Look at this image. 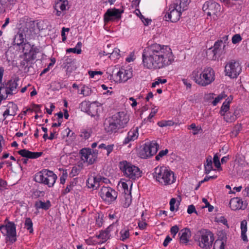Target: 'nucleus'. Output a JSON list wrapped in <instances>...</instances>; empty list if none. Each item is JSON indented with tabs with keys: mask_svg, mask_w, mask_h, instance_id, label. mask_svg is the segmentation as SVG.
Listing matches in <instances>:
<instances>
[{
	"mask_svg": "<svg viewBox=\"0 0 249 249\" xmlns=\"http://www.w3.org/2000/svg\"><path fill=\"white\" fill-rule=\"evenodd\" d=\"M174 61L171 49L167 46L155 43L145 48L142 53L144 67L152 70L163 68Z\"/></svg>",
	"mask_w": 249,
	"mask_h": 249,
	"instance_id": "1",
	"label": "nucleus"
},
{
	"mask_svg": "<svg viewBox=\"0 0 249 249\" xmlns=\"http://www.w3.org/2000/svg\"><path fill=\"white\" fill-rule=\"evenodd\" d=\"M191 78L199 86L206 87L214 81L215 72L211 67H206L203 70L198 67L192 72Z\"/></svg>",
	"mask_w": 249,
	"mask_h": 249,
	"instance_id": "2",
	"label": "nucleus"
},
{
	"mask_svg": "<svg viewBox=\"0 0 249 249\" xmlns=\"http://www.w3.org/2000/svg\"><path fill=\"white\" fill-rule=\"evenodd\" d=\"M152 175L157 181L164 185L171 184L176 180L174 173L165 166L156 167Z\"/></svg>",
	"mask_w": 249,
	"mask_h": 249,
	"instance_id": "3",
	"label": "nucleus"
},
{
	"mask_svg": "<svg viewBox=\"0 0 249 249\" xmlns=\"http://www.w3.org/2000/svg\"><path fill=\"white\" fill-rule=\"evenodd\" d=\"M119 167L124 176L130 179L136 180L142 176V172L137 166L125 160L120 161Z\"/></svg>",
	"mask_w": 249,
	"mask_h": 249,
	"instance_id": "4",
	"label": "nucleus"
},
{
	"mask_svg": "<svg viewBox=\"0 0 249 249\" xmlns=\"http://www.w3.org/2000/svg\"><path fill=\"white\" fill-rule=\"evenodd\" d=\"M56 179V175L53 171L47 169H44L36 173L35 177L36 182L47 185L49 187L54 185Z\"/></svg>",
	"mask_w": 249,
	"mask_h": 249,
	"instance_id": "5",
	"label": "nucleus"
},
{
	"mask_svg": "<svg viewBox=\"0 0 249 249\" xmlns=\"http://www.w3.org/2000/svg\"><path fill=\"white\" fill-rule=\"evenodd\" d=\"M159 145L155 141L145 143L139 152L142 159H147L155 155L158 151Z\"/></svg>",
	"mask_w": 249,
	"mask_h": 249,
	"instance_id": "6",
	"label": "nucleus"
},
{
	"mask_svg": "<svg viewBox=\"0 0 249 249\" xmlns=\"http://www.w3.org/2000/svg\"><path fill=\"white\" fill-rule=\"evenodd\" d=\"M241 70L239 63L234 60H230L225 67L226 75L232 78H236Z\"/></svg>",
	"mask_w": 249,
	"mask_h": 249,
	"instance_id": "7",
	"label": "nucleus"
},
{
	"mask_svg": "<svg viewBox=\"0 0 249 249\" xmlns=\"http://www.w3.org/2000/svg\"><path fill=\"white\" fill-rule=\"evenodd\" d=\"M111 79L117 83L125 82L132 77V71L131 69H120L118 71H113V74L110 76Z\"/></svg>",
	"mask_w": 249,
	"mask_h": 249,
	"instance_id": "8",
	"label": "nucleus"
},
{
	"mask_svg": "<svg viewBox=\"0 0 249 249\" xmlns=\"http://www.w3.org/2000/svg\"><path fill=\"white\" fill-rule=\"evenodd\" d=\"M99 194L103 200L111 203L114 201L118 196V193L110 187H102Z\"/></svg>",
	"mask_w": 249,
	"mask_h": 249,
	"instance_id": "9",
	"label": "nucleus"
},
{
	"mask_svg": "<svg viewBox=\"0 0 249 249\" xmlns=\"http://www.w3.org/2000/svg\"><path fill=\"white\" fill-rule=\"evenodd\" d=\"M199 246L202 249H209L214 240L213 234L209 231L205 230L200 232Z\"/></svg>",
	"mask_w": 249,
	"mask_h": 249,
	"instance_id": "10",
	"label": "nucleus"
},
{
	"mask_svg": "<svg viewBox=\"0 0 249 249\" xmlns=\"http://www.w3.org/2000/svg\"><path fill=\"white\" fill-rule=\"evenodd\" d=\"M203 10L209 16L217 15L220 12V5L212 0L206 1L202 7Z\"/></svg>",
	"mask_w": 249,
	"mask_h": 249,
	"instance_id": "11",
	"label": "nucleus"
},
{
	"mask_svg": "<svg viewBox=\"0 0 249 249\" xmlns=\"http://www.w3.org/2000/svg\"><path fill=\"white\" fill-rule=\"evenodd\" d=\"M170 12L168 13L167 16H165V20L171 21L172 22L178 21L180 18L182 10H179L178 8V5H174L169 8Z\"/></svg>",
	"mask_w": 249,
	"mask_h": 249,
	"instance_id": "12",
	"label": "nucleus"
},
{
	"mask_svg": "<svg viewBox=\"0 0 249 249\" xmlns=\"http://www.w3.org/2000/svg\"><path fill=\"white\" fill-rule=\"evenodd\" d=\"M2 229H4L7 236L12 242H15L16 241V225L14 222H9L6 225L0 226V231H2Z\"/></svg>",
	"mask_w": 249,
	"mask_h": 249,
	"instance_id": "13",
	"label": "nucleus"
},
{
	"mask_svg": "<svg viewBox=\"0 0 249 249\" xmlns=\"http://www.w3.org/2000/svg\"><path fill=\"white\" fill-rule=\"evenodd\" d=\"M123 12L124 10L120 11L116 8L108 9L104 15L105 22L107 23L115 19H120L121 18V14Z\"/></svg>",
	"mask_w": 249,
	"mask_h": 249,
	"instance_id": "14",
	"label": "nucleus"
},
{
	"mask_svg": "<svg viewBox=\"0 0 249 249\" xmlns=\"http://www.w3.org/2000/svg\"><path fill=\"white\" fill-rule=\"evenodd\" d=\"M79 108L82 111L87 112L91 116H95L97 114L98 107L94 105L89 104L87 101L82 102L79 105Z\"/></svg>",
	"mask_w": 249,
	"mask_h": 249,
	"instance_id": "15",
	"label": "nucleus"
},
{
	"mask_svg": "<svg viewBox=\"0 0 249 249\" xmlns=\"http://www.w3.org/2000/svg\"><path fill=\"white\" fill-rule=\"evenodd\" d=\"M112 117L120 128L124 127L129 120L128 117L124 112H117Z\"/></svg>",
	"mask_w": 249,
	"mask_h": 249,
	"instance_id": "16",
	"label": "nucleus"
},
{
	"mask_svg": "<svg viewBox=\"0 0 249 249\" xmlns=\"http://www.w3.org/2000/svg\"><path fill=\"white\" fill-rule=\"evenodd\" d=\"M246 201H243L238 197H234L231 199L229 205L232 210H245L247 207Z\"/></svg>",
	"mask_w": 249,
	"mask_h": 249,
	"instance_id": "17",
	"label": "nucleus"
},
{
	"mask_svg": "<svg viewBox=\"0 0 249 249\" xmlns=\"http://www.w3.org/2000/svg\"><path fill=\"white\" fill-rule=\"evenodd\" d=\"M54 7L56 11V15L60 16L62 12L69 9L68 0H56Z\"/></svg>",
	"mask_w": 249,
	"mask_h": 249,
	"instance_id": "18",
	"label": "nucleus"
},
{
	"mask_svg": "<svg viewBox=\"0 0 249 249\" xmlns=\"http://www.w3.org/2000/svg\"><path fill=\"white\" fill-rule=\"evenodd\" d=\"M227 47L228 45L222 40H218L215 42L213 48L218 58L221 55L225 53V49Z\"/></svg>",
	"mask_w": 249,
	"mask_h": 249,
	"instance_id": "19",
	"label": "nucleus"
},
{
	"mask_svg": "<svg viewBox=\"0 0 249 249\" xmlns=\"http://www.w3.org/2000/svg\"><path fill=\"white\" fill-rule=\"evenodd\" d=\"M17 0H0V15L4 13L6 10H11L16 4Z\"/></svg>",
	"mask_w": 249,
	"mask_h": 249,
	"instance_id": "20",
	"label": "nucleus"
},
{
	"mask_svg": "<svg viewBox=\"0 0 249 249\" xmlns=\"http://www.w3.org/2000/svg\"><path fill=\"white\" fill-rule=\"evenodd\" d=\"M102 177L97 176L93 178H89L87 180V184L89 188L97 189L101 185Z\"/></svg>",
	"mask_w": 249,
	"mask_h": 249,
	"instance_id": "21",
	"label": "nucleus"
},
{
	"mask_svg": "<svg viewBox=\"0 0 249 249\" xmlns=\"http://www.w3.org/2000/svg\"><path fill=\"white\" fill-rule=\"evenodd\" d=\"M102 177L97 176L93 178H89L87 180V184L89 188L97 189L101 185Z\"/></svg>",
	"mask_w": 249,
	"mask_h": 249,
	"instance_id": "22",
	"label": "nucleus"
},
{
	"mask_svg": "<svg viewBox=\"0 0 249 249\" xmlns=\"http://www.w3.org/2000/svg\"><path fill=\"white\" fill-rule=\"evenodd\" d=\"M18 153L24 158L32 159H37L43 154V152H31L25 149L18 151Z\"/></svg>",
	"mask_w": 249,
	"mask_h": 249,
	"instance_id": "23",
	"label": "nucleus"
},
{
	"mask_svg": "<svg viewBox=\"0 0 249 249\" xmlns=\"http://www.w3.org/2000/svg\"><path fill=\"white\" fill-rule=\"evenodd\" d=\"M105 128L106 131L108 133L116 132L118 129L121 128L112 117L109 119L107 123H105Z\"/></svg>",
	"mask_w": 249,
	"mask_h": 249,
	"instance_id": "24",
	"label": "nucleus"
},
{
	"mask_svg": "<svg viewBox=\"0 0 249 249\" xmlns=\"http://www.w3.org/2000/svg\"><path fill=\"white\" fill-rule=\"evenodd\" d=\"M138 135L139 133L138 127L131 129L128 132L127 137L123 141V144H126L131 141H134V140H136L138 137Z\"/></svg>",
	"mask_w": 249,
	"mask_h": 249,
	"instance_id": "25",
	"label": "nucleus"
},
{
	"mask_svg": "<svg viewBox=\"0 0 249 249\" xmlns=\"http://www.w3.org/2000/svg\"><path fill=\"white\" fill-rule=\"evenodd\" d=\"M179 235H180V242L183 244H187L189 241V238L191 236V231L188 228H184L180 231Z\"/></svg>",
	"mask_w": 249,
	"mask_h": 249,
	"instance_id": "26",
	"label": "nucleus"
},
{
	"mask_svg": "<svg viewBox=\"0 0 249 249\" xmlns=\"http://www.w3.org/2000/svg\"><path fill=\"white\" fill-rule=\"evenodd\" d=\"M35 206L36 209H42L47 210L50 208L51 204L49 200H47L46 202L39 200L36 202Z\"/></svg>",
	"mask_w": 249,
	"mask_h": 249,
	"instance_id": "27",
	"label": "nucleus"
},
{
	"mask_svg": "<svg viewBox=\"0 0 249 249\" xmlns=\"http://www.w3.org/2000/svg\"><path fill=\"white\" fill-rule=\"evenodd\" d=\"M231 99H230V97H228V99H227L226 101L223 103L220 109V114L221 115L224 116L226 114V113H228L227 111L229 109Z\"/></svg>",
	"mask_w": 249,
	"mask_h": 249,
	"instance_id": "28",
	"label": "nucleus"
},
{
	"mask_svg": "<svg viewBox=\"0 0 249 249\" xmlns=\"http://www.w3.org/2000/svg\"><path fill=\"white\" fill-rule=\"evenodd\" d=\"M205 174H209L213 169L212 158L209 156L206 158V163H204Z\"/></svg>",
	"mask_w": 249,
	"mask_h": 249,
	"instance_id": "29",
	"label": "nucleus"
},
{
	"mask_svg": "<svg viewBox=\"0 0 249 249\" xmlns=\"http://www.w3.org/2000/svg\"><path fill=\"white\" fill-rule=\"evenodd\" d=\"M247 222L246 220H243L241 223V237L243 240L245 242L248 241V238L246 235L247 231Z\"/></svg>",
	"mask_w": 249,
	"mask_h": 249,
	"instance_id": "30",
	"label": "nucleus"
},
{
	"mask_svg": "<svg viewBox=\"0 0 249 249\" xmlns=\"http://www.w3.org/2000/svg\"><path fill=\"white\" fill-rule=\"evenodd\" d=\"M24 36L22 33L17 34L14 37L13 41V45L19 46L22 45L24 42Z\"/></svg>",
	"mask_w": 249,
	"mask_h": 249,
	"instance_id": "31",
	"label": "nucleus"
},
{
	"mask_svg": "<svg viewBox=\"0 0 249 249\" xmlns=\"http://www.w3.org/2000/svg\"><path fill=\"white\" fill-rule=\"evenodd\" d=\"M92 133V131L90 128L83 129L81 130L79 136L82 139L86 140L91 136Z\"/></svg>",
	"mask_w": 249,
	"mask_h": 249,
	"instance_id": "32",
	"label": "nucleus"
},
{
	"mask_svg": "<svg viewBox=\"0 0 249 249\" xmlns=\"http://www.w3.org/2000/svg\"><path fill=\"white\" fill-rule=\"evenodd\" d=\"M90 152L91 149H90L83 148L81 150V158L82 160H83L84 162H87V161L88 159V156L89 155V153H90Z\"/></svg>",
	"mask_w": 249,
	"mask_h": 249,
	"instance_id": "33",
	"label": "nucleus"
},
{
	"mask_svg": "<svg viewBox=\"0 0 249 249\" xmlns=\"http://www.w3.org/2000/svg\"><path fill=\"white\" fill-rule=\"evenodd\" d=\"M206 53L207 56L209 59L212 60H216L218 59L213 47L209 48L207 51Z\"/></svg>",
	"mask_w": 249,
	"mask_h": 249,
	"instance_id": "34",
	"label": "nucleus"
},
{
	"mask_svg": "<svg viewBox=\"0 0 249 249\" xmlns=\"http://www.w3.org/2000/svg\"><path fill=\"white\" fill-rule=\"evenodd\" d=\"M92 92V90L88 86L83 85L79 93L84 96H89L91 94Z\"/></svg>",
	"mask_w": 249,
	"mask_h": 249,
	"instance_id": "35",
	"label": "nucleus"
},
{
	"mask_svg": "<svg viewBox=\"0 0 249 249\" xmlns=\"http://www.w3.org/2000/svg\"><path fill=\"white\" fill-rule=\"evenodd\" d=\"M76 183L74 181H71L70 182L69 184L67 185L66 189L64 190L62 194L63 195H65L68 193L70 192L71 190L73 189V188L76 185Z\"/></svg>",
	"mask_w": 249,
	"mask_h": 249,
	"instance_id": "36",
	"label": "nucleus"
},
{
	"mask_svg": "<svg viewBox=\"0 0 249 249\" xmlns=\"http://www.w3.org/2000/svg\"><path fill=\"white\" fill-rule=\"evenodd\" d=\"M121 237L120 239L124 241L129 237V230L128 229L124 228L120 231Z\"/></svg>",
	"mask_w": 249,
	"mask_h": 249,
	"instance_id": "37",
	"label": "nucleus"
},
{
	"mask_svg": "<svg viewBox=\"0 0 249 249\" xmlns=\"http://www.w3.org/2000/svg\"><path fill=\"white\" fill-rule=\"evenodd\" d=\"M189 3L190 0H180L179 4L178 5V8L179 9V10H182L183 11L187 9V6Z\"/></svg>",
	"mask_w": 249,
	"mask_h": 249,
	"instance_id": "38",
	"label": "nucleus"
},
{
	"mask_svg": "<svg viewBox=\"0 0 249 249\" xmlns=\"http://www.w3.org/2000/svg\"><path fill=\"white\" fill-rule=\"evenodd\" d=\"M10 107H12L14 109H17V106L14 104L13 102H10L9 103V107H8V108H7L6 109V110L3 112V116L4 117V119H6V117L8 115H14L15 114H10V110H9V108Z\"/></svg>",
	"mask_w": 249,
	"mask_h": 249,
	"instance_id": "39",
	"label": "nucleus"
},
{
	"mask_svg": "<svg viewBox=\"0 0 249 249\" xmlns=\"http://www.w3.org/2000/svg\"><path fill=\"white\" fill-rule=\"evenodd\" d=\"M225 244L222 240H216L213 244V249H224Z\"/></svg>",
	"mask_w": 249,
	"mask_h": 249,
	"instance_id": "40",
	"label": "nucleus"
},
{
	"mask_svg": "<svg viewBox=\"0 0 249 249\" xmlns=\"http://www.w3.org/2000/svg\"><path fill=\"white\" fill-rule=\"evenodd\" d=\"M25 227L29 231L30 233L33 232V222L30 218H26L25 221Z\"/></svg>",
	"mask_w": 249,
	"mask_h": 249,
	"instance_id": "41",
	"label": "nucleus"
},
{
	"mask_svg": "<svg viewBox=\"0 0 249 249\" xmlns=\"http://www.w3.org/2000/svg\"><path fill=\"white\" fill-rule=\"evenodd\" d=\"M224 119L227 122H232L236 120V117L231 114V112H228L224 115Z\"/></svg>",
	"mask_w": 249,
	"mask_h": 249,
	"instance_id": "42",
	"label": "nucleus"
},
{
	"mask_svg": "<svg viewBox=\"0 0 249 249\" xmlns=\"http://www.w3.org/2000/svg\"><path fill=\"white\" fill-rule=\"evenodd\" d=\"M242 129L241 124H236L231 131L232 136L236 137Z\"/></svg>",
	"mask_w": 249,
	"mask_h": 249,
	"instance_id": "43",
	"label": "nucleus"
},
{
	"mask_svg": "<svg viewBox=\"0 0 249 249\" xmlns=\"http://www.w3.org/2000/svg\"><path fill=\"white\" fill-rule=\"evenodd\" d=\"M174 122L172 121H161L158 123V124L160 127H164L167 126H172L174 124Z\"/></svg>",
	"mask_w": 249,
	"mask_h": 249,
	"instance_id": "44",
	"label": "nucleus"
},
{
	"mask_svg": "<svg viewBox=\"0 0 249 249\" xmlns=\"http://www.w3.org/2000/svg\"><path fill=\"white\" fill-rule=\"evenodd\" d=\"M213 162L214 166L218 169H221V163L219 160V157L216 154L214 155L213 158Z\"/></svg>",
	"mask_w": 249,
	"mask_h": 249,
	"instance_id": "45",
	"label": "nucleus"
},
{
	"mask_svg": "<svg viewBox=\"0 0 249 249\" xmlns=\"http://www.w3.org/2000/svg\"><path fill=\"white\" fill-rule=\"evenodd\" d=\"M157 112H158V109L157 108H153L152 109L151 113H150L149 116L147 117V119H145L144 120L143 122L147 121H149L150 122H152V119L153 117H154V116H155V115L156 114V113Z\"/></svg>",
	"mask_w": 249,
	"mask_h": 249,
	"instance_id": "46",
	"label": "nucleus"
},
{
	"mask_svg": "<svg viewBox=\"0 0 249 249\" xmlns=\"http://www.w3.org/2000/svg\"><path fill=\"white\" fill-rule=\"evenodd\" d=\"M168 153V150L166 149L160 151L158 154L156 156L155 159L156 160H159L161 158L166 155Z\"/></svg>",
	"mask_w": 249,
	"mask_h": 249,
	"instance_id": "47",
	"label": "nucleus"
},
{
	"mask_svg": "<svg viewBox=\"0 0 249 249\" xmlns=\"http://www.w3.org/2000/svg\"><path fill=\"white\" fill-rule=\"evenodd\" d=\"M96 223L99 226H102L103 223V214L98 213V216H96Z\"/></svg>",
	"mask_w": 249,
	"mask_h": 249,
	"instance_id": "48",
	"label": "nucleus"
},
{
	"mask_svg": "<svg viewBox=\"0 0 249 249\" xmlns=\"http://www.w3.org/2000/svg\"><path fill=\"white\" fill-rule=\"evenodd\" d=\"M202 202L205 204V206L204 207V208H208V211L210 212H211L213 211L214 208L209 203V202L208 201L206 198H203Z\"/></svg>",
	"mask_w": 249,
	"mask_h": 249,
	"instance_id": "49",
	"label": "nucleus"
},
{
	"mask_svg": "<svg viewBox=\"0 0 249 249\" xmlns=\"http://www.w3.org/2000/svg\"><path fill=\"white\" fill-rule=\"evenodd\" d=\"M109 236L110 235H107V233H106L104 231H102L100 232V234L97 236V237L107 241L109 238Z\"/></svg>",
	"mask_w": 249,
	"mask_h": 249,
	"instance_id": "50",
	"label": "nucleus"
},
{
	"mask_svg": "<svg viewBox=\"0 0 249 249\" xmlns=\"http://www.w3.org/2000/svg\"><path fill=\"white\" fill-rule=\"evenodd\" d=\"M143 215H144V213L142 212V215H141L142 219V222H139V224H138V226H139L140 229L141 230H143V229H145L147 225V224H146V222L145 221V220L143 218Z\"/></svg>",
	"mask_w": 249,
	"mask_h": 249,
	"instance_id": "51",
	"label": "nucleus"
},
{
	"mask_svg": "<svg viewBox=\"0 0 249 249\" xmlns=\"http://www.w3.org/2000/svg\"><path fill=\"white\" fill-rule=\"evenodd\" d=\"M242 40V37L239 34L234 35L232 37V42L233 44H236Z\"/></svg>",
	"mask_w": 249,
	"mask_h": 249,
	"instance_id": "52",
	"label": "nucleus"
},
{
	"mask_svg": "<svg viewBox=\"0 0 249 249\" xmlns=\"http://www.w3.org/2000/svg\"><path fill=\"white\" fill-rule=\"evenodd\" d=\"M66 52L67 53H73L77 54H80L81 53V49H77L76 48H69L67 49Z\"/></svg>",
	"mask_w": 249,
	"mask_h": 249,
	"instance_id": "53",
	"label": "nucleus"
},
{
	"mask_svg": "<svg viewBox=\"0 0 249 249\" xmlns=\"http://www.w3.org/2000/svg\"><path fill=\"white\" fill-rule=\"evenodd\" d=\"M179 228L177 226H173L170 229L171 233L173 235V237H175L177 233L178 232Z\"/></svg>",
	"mask_w": 249,
	"mask_h": 249,
	"instance_id": "54",
	"label": "nucleus"
},
{
	"mask_svg": "<svg viewBox=\"0 0 249 249\" xmlns=\"http://www.w3.org/2000/svg\"><path fill=\"white\" fill-rule=\"evenodd\" d=\"M95 160V156L90 152L89 153V155L88 156V159L87 161V163H88L89 164H92L94 162Z\"/></svg>",
	"mask_w": 249,
	"mask_h": 249,
	"instance_id": "55",
	"label": "nucleus"
},
{
	"mask_svg": "<svg viewBox=\"0 0 249 249\" xmlns=\"http://www.w3.org/2000/svg\"><path fill=\"white\" fill-rule=\"evenodd\" d=\"M120 51L118 48H115L113 51L112 52V53L110 52H106L105 51H104V54L107 55V54H114L116 56H118L120 55Z\"/></svg>",
	"mask_w": 249,
	"mask_h": 249,
	"instance_id": "56",
	"label": "nucleus"
},
{
	"mask_svg": "<svg viewBox=\"0 0 249 249\" xmlns=\"http://www.w3.org/2000/svg\"><path fill=\"white\" fill-rule=\"evenodd\" d=\"M225 97L222 94L219 95L217 97H216L214 100L213 101L212 104L213 106H216L218 103L220 102L221 100Z\"/></svg>",
	"mask_w": 249,
	"mask_h": 249,
	"instance_id": "57",
	"label": "nucleus"
},
{
	"mask_svg": "<svg viewBox=\"0 0 249 249\" xmlns=\"http://www.w3.org/2000/svg\"><path fill=\"white\" fill-rule=\"evenodd\" d=\"M7 185V182L1 178H0V190L2 191L6 189Z\"/></svg>",
	"mask_w": 249,
	"mask_h": 249,
	"instance_id": "58",
	"label": "nucleus"
},
{
	"mask_svg": "<svg viewBox=\"0 0 249 249\" xmlns=\"http://www.w3.org/2000/svg\"><path fill=\"white\" fill-rule=\"evenodd\" d=\"M187 213L189 214H191L193 213H197V212L196 210L195 207L194 205H190L188 206V209H187Z\"/></svg>",
	"mask_w": 249,
	"mask_h": 249,
	"instance_id": "59",
	"label": "nucleus"
},
{
	"mask_svg": "<svg viewBox=\"0 0 249 249\" xmlns=\"http://www.w3.org/2000/svg\"><path fill=\"white\" fill-rule=\"evenodd\" d=\"M176 202V199L175 198H172L170 201V210L171 211H174L175 209V204Z\"/></svg>",
	"mask_w": 249,
	"mask_h": 249,
	"instance_id": "60",
	"label": "nucleus"
},
{
	"mask_svg": "<svg viewBox=\"0 0 249 249\" xmlns=\"http://www.w3.org/2000/svg\"><path fill=\"white\" fill-rule=\"evenodd\" d=\"M131 199L130 197L127 195V197H125V202L123 204V207L124 208H127L131 204Z\"/></svg>",
	"mask_w": 249,
	"mask_h": 249,
	"instance_id": "61",
	"label": "nucleus"
},
{
	"mask_svg": "<svg viewBox=\"0 0 249 249\" xmlns=\"http://www.w3.org/2000/svg\"><path fill=\"white\" fill-rule=\"evenodd\" d=\"M140 18L144 24V25H148L149 23L151 22V20L148 18H145L142 14H141Z\"/></svg>",
	"mask_w": 249,
	"mask_h": 249,
	"instance_id": "62",
	"label": "nucleus"
},
{
	"mask_svg": "<svg viewBox=\"0 0 249 249\" xmlns=\"http://www.w3.org/2000/svg\"><path fill=\"white\" fill-rule=\"evenodd\" d=\"M38 52V49L34 47L33 46L31 47L30 50V53L31 54L33 58H34V55Z\"/></svg>",
	"mask_w": 249,
	"mask_h": 249,
	"instance_id": "63",
	"label": "nucleus"
},
{
	"mask_svg": "<svg viewBox=\"0 0 249 249\" xmlns=\"http://www.w3.org/2000/svg\"><path fill=\"white\" fill-rule=\"evenodd\" d=\"M89 74L91 78H93L96 74L102 75L103 74V72L101 71H89Z\"/></svg>",
	"mask_w": 249,
	"mask_h": 249,
	"instance_id": "64",
	"label": "nucleus"
}]
</instances>
